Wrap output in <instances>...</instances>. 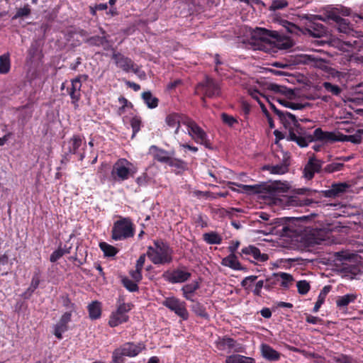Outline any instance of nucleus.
<instances>
[{
	"mask_svg": "<svg viewBox=\"0 0 363 363\" xmlns=\"http://www.w3.org/2000/svg\"><path fill=\"white\" fill-rule=\"evenodd\" d=\"M197 91H201L204 96L212 98L218 96L220 94V88L218 83L213 79L206 77L197 86Z\"/></svg>",
	"mask_w": 363,
	"mask_h": 363,
	"instance_id": "nucleus-12",
	"label": "nucleus"
},
{
	"mask_svg": "<svg viewBox=\"0 0 363 363\" xmlns=\"http://www.w3.org/2000/svg\"><path fill=\"white\" fill-rule=\"evenodd\" d=\"M298 291L300 294L305 295L310 290V284L306 280L298 281L296 284Z\"/></svg>",
	"mask_w": 363,
	"mask_h": 363,
	"instance_id": "nucleus-42",
	"label": "nucleus"
},
{
	"mask_svg": "<svg viewBox=\"0 0 363 363\" xmlns=\"http://www.w3.org/2000/svg\"><path fill=\"white\" fill-rule=\"evenodd\" d=\"M265 227H266V229L262 230L264 234L267 235V234H271V233H274V227L273 226L272 222L270 221L269 223H267L265 225Z\"/></svg>",
	"mask_w": 363,
	"mask_h": 363,
	"instance_id": "nucleus-60",
	"label": "nucleus"
},
{
	"mask_svg": "<svg viewBox=\"0 0 363 363\" xmlns=\"http://www.w3.org/2000/svg\"><path fill=\"white\" fill-rule=\"evenodd\" d=\"M330 291V286H325L323 288V289L320 291L318 300L315 303L314 308H313V312L316 313L319 311L320 306L322 304L325 302V298L328 295V294Z\"/></svg>",
	"mask_w": 363,
	"mask_h": 363,
	"instance_id": "nucleus-35",
	"label": "nucleus"
},
{
	"mask_svg": "<svg viewBox=\"0 0 363 363\" xmlns=\"http://www.w3.org/2000/svg\"><path fill=\"white\" fill-rule=\"evenodd\" d=\"M350 187L345 182L333 184L330 189L326 191V196L329 197L338 196L340 194L345 192Z\"/></svg>",
	"mask_w": 363,
	"mask_h": 363,
	"instance_id": "nucleus-21",
	"label": "nucleus"
},
{
	"mask_svg": "<svg viewBox=\"0 0 363 363\" xmlns=\"http://www.w3.org/2000/svg\"><path fill=\"white\" fill-rule=\"evenodd\" d=\"M240 187L246 194H261L262 197L270 198L272 202L276 203L280 194L287 192L290 185L286 182L275 181L270 184L242 185Z\"/></svg>",
	"mask_w": 363,
	"mask_h": 363,
	"instance_id": "nucleus-2",
	"label": "nucleus"
},
{
	"mask_svg": "<svg viewBox=\"0 0 363 363\" xmlns=\"http://www.w3.org/2000/svg\"><path fill=\"white\" fill-rule=\"evenodd\" d=\"M343 164L338 162H334L325 166V171L328 173L337 172L342 169Z\"/></svg>",
	"mask_w": 363,
	"mask_h": 363,
	"instance_id": "nucleus-46",
	"label": "nucleus"
},
{
	"mask_svg": "<svg viewBox=\"0 0 363 363\" xmlns=\"http://www.w3.org/2000/svg\"><path fill=\"white\" fill-rule=\"evenodd\" d=\"M145 348L143 343L126 342L113 352L112 363H124L125 357H135Z\"/></svg>",
	"mask_w": 363,
	"mask_h": 363,
	"instance_id": "nucleus-6",
	"label": "nucleus"
},
{
	"mask_svg": "<svg viewBox=\"0 0 363 363\" xmlns=\"http://www.w3.org/2000/svg\"><path fill=\"white\" fill-rule=\"evenodd\" d=\"M11 67L9 54H4L0 56V73L6 74L9 72Z\"/></svg>",
	"mask_w": 363,
	"mask_h": 363,
	"instance_id": "nucleus-36",
	"label": "nucleus"
},
{
	"mask_svg": "<svg viewBox=\"0 0 363 363\" xmlns=\"http://www.w3.org/2000/svg\"><path fill=\"white\" fill-rule=\"evenodd\" d=\"M82 145V139L79 135H74L67 143L69 152L76 154Z\"/></svg>",
	"mask_w": 363,
	"mask_h": 363,
	"instance_id": "nucleus-29",
	"label": "nucleus"
},
{
	"mask_svg": "<svg viewBox=\"0 0 363 363\" xmlns=\"http://www.w3.org/2000/svg\"><path fill=\"white\" fill-rule=\"evenodd\" d=\"M145 255H142L141 256H140V257L137 260L136 268L139 269H143V265L145 264Z\"/></svg>",
	"mask_w": 363,
	"mask_h": 363,
	"instance_id": "nucleus-61",
	"label": "nucleus"
},
{
	"mask_svg": "<svg viewBox=\"0 0 363 363\" xmlns=\"http://www.w3.org/2000/svg\"><path fill=\"white\" fill-rule=\"evenodd\" d=\"M136 168L126 159H119L113 165L111 177L116 182H122L133 177Z\"/></svg>",
	"mask_w": 363,
	"mask_h": 363,
	"instance_id": "nucleus-4",
	"label": "nucleus"
},
{
	"mask_svg": "<svg viewBox=\"0 0 363 363\" xmlns=\"http://www.w3.org/2000/svg\"><path fill=\"white\" fill-rule=\"evenodd\" d=\"M218 344L220 345V348L221 349H224L225 347L233 348L235 346V341L230 337H223L218 342Z\"/></svg>",
	"mask_w": 363,
	"mask_h": 363,
	"instance_id": "nucleus-50",
	"label": "nucleus"
},
{
	"mask_svg": "<svg viewBox=\"0 0 363 363\" xmlns=\"http://www.w3.org/2000/svg\"><path fill=\"white\" fill-rule=\"evenodd\" d=\"M264 169L268 170L271 174H284L289 171V164L283 162L276 165H268L265 166Z\"/></svg>",
	"mask_w": 363,
	"mask_h": 363,
	"instance_id": "nucleus-27",
	"label": "nucleus"
},
{
	"mask_svg": "<svg viewBox=\"0 0 363 363\" xmlns=\"http://www.w3.org/2000/svg\"><path fill=\"white\" fill-rule=\"evenodd\" d=\"M264 282L263 280H259L256 283L255 289H253L254 294L257 296L261 295L262 289L264 286Z\"/></svg>",
	"mask_w": 363,
	"mask_h": 363,
	"instance_id": "nucleus-57",
	"label": "nucleus"
},
{
	"mask_svg": "<svg viewBox=\"0 0 363 363\" xmlns=\"http://www.w3.org/2000/svg\"><path fill=\"white\" fill-rule=\"evenodd\" d=\"M183 125L187 128L189 135L196 143L203 145L208 149H212V144L207 133L191 118H185Z\"/></svg>",
	"mask_w": 363,
	"mask_h": 363,
	"instance_id": "nucleus-7",
	"label": "nucleus"
},
{
	"mask_svg": "<svg viewBox=\"0 0 363 363\" xmlns=\"http://www.w3.org/2000/svg\"><path fill=\"white\" fill-rule=\"evenodd\" d=\"M248 93L252 96V99H254L255 100H256L257 101V103L259 104L262 110L264 112L267 111V109H266V107L264 106L263 101L262 100V99H264L265 101H268L270 104V105H271L272 108L274 109V112L280 118L285 119V120H289L294 123V125H296L297 120L294 115H293L292 113H289V112L284 113V112H281V111L278 110L274 106V105L272 104L269 102L268 98L266 97V96H264V94H261L259 91H257V89H249Z\"/></svg>",
	"mask_w": 363,
	"mask_h": 363,
	"instance_id": "nucleus-9",
	"label": "nucleus"
},
{
	"mask_svg": "<svg viewBox=\"0 0 363 363\" xmlns=\"http://www.w3.org/2000/svg\"><path fill=\"white\" fill-rule=\"evenodd\" d=\"M193 302L194 303L191 306L192 311L198 316L203 318H208V315L206 311L205 307L199 302L194 301Z\"/></svg>",
	"mask_w": 363,
	"mask_h": 363,
	"instance_id": "nucleus-37",
	"label": "nucleus"
},
{
	"mask_svg": "<svg viewBox=\"0 0 363 363\" xmlns=\"http://www.w3.org/2000/svg\"><path fill=\"white\" fill-rule=\"evenodd\" d=\"M167 164L172 167H175L180 170H185L187 169L186 163L182 160L174 157V155H171L169 160H168Z\"/></svg>",
	"mask_w": 363,
	"mask_h": 363,
	"instance_id": "nucleus-38",
	"label": "nucleus"
},
{
	"mask_svg": "<svg viewBox=\"0 0 363 363\" xmlns=\"http://www.w3.org/2000/svg\"><path fill=\"white\" fill-rule=\"evenodd\" d=\"M226 363H255L253 358L240 354H233L228 356L225 360Z\"/></svg>",
	"mask_w": 363,
	"mask_h": 363,
	"instance_id": "nucleus-32",
	"label": "nucleus"
},
{
	"mask_svg": "<svg viewBox=\"0 0 363 363\" xmlns=\"http://www.w3.org/2000/svg\"><path fill=\"white\" fill-rule=\"evenodd\" d=\"M257 279V276H249L245 277L241 282V286L245 289H249L251 284Z\"/></svg>",
	"mask_w": 363,
	"mask_h": 363,
	"instance_id": "nucleus-52",
	"label": "nucleus"
},
{
	"mask_svg": "<svg viewBox=\"0 0 363 363\" xmlns=\"http://www.w3.org/2000/svg\"><path fill=\"white\" fill-rule=\"evenodd\" d=\"M357 296L356 294H347L342 296H338L336 300V305L338 308H344L350 303L354 302Z\"/></svg>",
	"mask_w": 363,
	"mask_h": 363,
	"instance_id": "nucleus-25",
	"label": "nucleus"
},
{
	"mask_svg": "<svg viewBox=\"0 0 363 363\" xmlns=\"http://www.w3.org/2000/svg\"><path fill=\"white\" fill-rule=\"evenodd\" d=\"M228 185H229V188L234 191L245 193V191H242V188L240 187V186H242V184H238L235 182H229Z\"/></svg>",
	"mask_w": 363,
	"mask_h": 363,
	"instance_id": "nucleus-59",
	"label": "nucleus"
},
{
	"mask_svg": "<svg viewBox=\"0 0 363 363\" xmlns=\"http://www.w3.org/2000/svg\"><path fill=\"white\" fill-rule=\"evenodd\" d=\"M259 217L260 218V220H259V223H262V222H265V221H269V215L267 213H264V212H261L259 213Z\"/></svg>",
	"mask_w": 363,
	"mask_h": 363,
	"instance_id": "nucleus-64",
	"label": "nucleus"
},
{
	"mask_svg": "<svg viewBox=\"0 0 363 363\" xmlns=\"http://www.w3.org/2000/svg\"><path fill=\"white\" fill-rule=\"evenodd\" d=\"M89 316L91 320H96L101 315V304L99 301H93L88 306Z\"/></svg>",
	"mask_w": 363,
	"mask_h": 363,
	"instance_id": "nucleus-24",
	"label": "nucleus"
},
{
	"mask_svg": "<svg viewBox=\"0 0 363 363\" xmlns=\"http://www.w3.org/2000/svg\"><path fill=\"white\" fill-rule=\"evenodd\" d=\"M222 264L236 270L241 269V265L238 260L237 257L234 254H230L228 257L223 258L222 260Z\"/></svg>",
	"mask_w": 363,
	"mask_h": 363,
	"instance_id": "nucleus-30",
	"label": "nucleus"
},
{
	"mask_svg": "<svg viewBox=\"0 0 363 363\" xmlns=\"http://www.w3.org/2000/svg\"><path fill=\"white\" fill-rule=\"evenodd\" d=\"M359 88H360V89L359 91V93L362 94V96H355L352 99V101L354 102H357L359 104H363V86H360Z\"/></svg>",
	"mask_w": 363,
	"mask_h": 363,
	"instance_id": "nucleus-62",
	"label": "nucleus"
},
{
	"mask_svg": "<svg viewBox=\"0 0 363 363\" xmlns=\"http://www.w3.org/2000/svg\"><path fill=\"white\" fill-rule=\"evenodd\" d=\"M306 320L307 323L316 325L321 322V319L318 317L313 316L311 315H306Z\"/></svg>",
	"mask_w": 363,
	"mask_h": 363,
	"instance_id": "nucleus-58",
	"label": "nucleus"
},
{
	"mask_svg": "<svg viewBox=\"0 0 363 363\" xmlns=\"http://www.w3.org/2000/svg\"><path fill=\"white\" fill-rule=\"evenodd\" d=\"M72 317V311L65 313L57 323L55 325L54 335L57 338L61 340L62 338V333L68 330L67 324L70 322Z\"/></svg>",
	"mask_w": 363,
	"mask_h": 363,
	"instance_id": "nucleus-15",
	"label": "nucleus"
},
{
	"mask_svg": "<svg viewBox=\"0 0 363 363\" xmlns=\"http://www.w3.org/2000/svg\"><path fill=\"white\" fill-rule=\"evenodd\" d=\"M277 282H280V285L284 288H289L294 281L293 277L285 272H278L273 274Z\"/></svg>",
	"mask_w": 363,
	"mask_h": 363,
	"instance_id": "nucleus-23",
	"label": "nucleus"
},
{
	"mask_svg": "<svg viewBox=\"0 0 363 363\" xmlns=\"http://www.w3.org/2000/svg\"><path fill=\"white\" fill-rule=\"evenodd\" d=\"M134 225L128 218H123L116 221L112 228V238L114 240H123L134 235Z\"/></svg>",
	"mask_w": 363,
	"mask_h": 363,
	"instance_id": "nucleus-8",
	"label": "nucleus"
},
{
	"mask_svg": "<svg viewBox=\"0 0 363 363\" xmlns=\"http://www.w3.org/2000/svg\"><path fill=\"white\" fill-rule=\"evenodd\" d=\"M274 43L281 50H286L294 46V41L288 37H279L276 38Z\"/></svg>",
	"mask_w": 363,
	"mask_h": 363,
	"instance_id": "nucleus-31",
	"label": "nucleus"
},
{
	"mask_svg": "<svg viewBox=\"0 0 363 363\" xmlns=\"http://www.w3.org/2000/svg\"><path fill=\"white\" fill-rule=\"evenodd\" d=\"M334 362L336 363H352V359L350 357L345 354H340L333 357Z\"/></svg>",
	"mask_w": 363,
	"mask_h": 363,
	"instance_id": "nucleus-54",
	"label": "nucleus"
},
{
	"mask_svg": "<svg viewBox=\"0 0 363 363\" xmlns=\"http://www.w3.org/2000/svg\"><path fill=\"white\" fill-rule=\"evenodd\" d=\"M261 351L263 357L269 361H277L280 357L279 353L267 345H262Z\"/></svg>",
	"mask_w": 363,
	"mask_h": 363,
	"instance_id": "nucleus-22",
	"label": "nucleus"
},
{
	"mask_svg": "<svg viewBox=\"0 0 363 363\" xmlns=\"http://www.w3.org/2000/svg\"><path fill=\"white\" fill-rule=\"evenodd\" d=\"M40 281L39 273H35L32 277L31 283L28 291L32 294L39 286Z\"/></svg>",
	"mask_w": 363,
	"mask_h": 363,
	"instance_id": "nucleus-48",
	"label": "nucleus"
},
{
	"mask_svg": "<svg viewBox=\"0 0 363 363\" xmlns=\"http://www.w3.org/2000/svg\"><path fill=\"white\" fill-rule=\"evenodd\" d=\"M323 86L327 91L330 92L335 96L339 95L341 92V89L338 86L334 85L330 82H324L323 84Z\"/></svg>",
	"mask_w": 363,
	"mask_h": 363,
	"instance_id": "nucleus-44",
	"label": "nucleus"
},
{
	"mask_svg": "<svg viewBox=\"0 0 363 363\" xmlns=\"http://www.w3.org/2000/svg\"><path fill=\"white\" fill-rule=\"evenodd\" d=\"M65 252H66L61 248L56 250L50 255V262H55L57 261L65 254Z\"/></svg>",
	"mask_w": 363,
	"mask_h": 363,
	"instance_id": "nucleus-53",
	"label": "nucleus"
},
{
	"mask_svg": "<svg viewBox=\"0 0 363 363\" xmlns=\"http://www.w3.org/2000/svg\"><path fill=\"white\" fill-rule=\"evenodd\" d=\"M141 271L142 269L136 268L135 270L130 272V276L135 281L139 282L142 279Z\"/></svg>",
	"mask_w": 363,
	"mask_h": 363,
	"instance_id": "nucleus-56",
	"label": "nucleus"
},
{
	"mask_svg": "<svg viewBox=\"0 0 363 363\" xmlns=\"http://www.w3.org/2000/svg\"><path fill=\"white\" fill-rule=\"evenodd\" d=\"M162 277L172 284L182 283L191 277V273L180 269L173 271H166L163 273Z\"/></svg>",
	"mask_w": 363,
	"mask_h": 363,
	"instance_id": "nucleus-14",
	"label": "nucleus"
},
{
	"mask_svg": "<svg viewBox=\"0 0 363 363\" xmlns=\"http://www.w3.org/2000/svg\"><path fill=\"white\" fill-rule=\"evenodd\" d=\"M133 305L130 303L119 302L117 308L110 315L108 325L116 327L128 320V313L132 309Z\"/></svg>",
	"mask_w": 363,
	"mask_h": 363,
	"instance_id": "nucleus-10",
	"label": "nucleus"
},
{
	"mask_svg": "<svg viewBox=\"0 0 363 363\" xmlns=\"http://www.w3.org/2000/svg\"><path fill=\"white\" fill-rule=\"evenodd\" d=\"M112 59L114 60L116 65L121 69H122L123 71L128 72H133L135 73L138 72V67L135 65L133 61L130 59L129 57H127L124 56L123 55L118 52V53H113L112 55Z\"/></svg>",
	"mask_w": 363,
	"mask_h": 363,
	"instance_id": "nucleus-13",
	"label": "nucleus"
},
{
	"mask_svg": "<svg viewBox=\"0 0 363 363\" xmlns=\"http://www.w3.org/2000/svg\"><path fill=\"white\" fill-rule=\"evenodd\" d=\"M288 6V2L286 0H273L269 6L271 11H276L282 9Z\"/></svg>",
	"mask_w": 363,
	"mask_h": 363,
	"instance_id": "nucleus-45",
	"label": "nucleus"
},
{
	"mask_svg": "<svg viewBox=\"0 0 363 363\" xmlns=\"http://www.w3.org/2000/svg\"><path fill=\"white\" fill-rule=\"evenodd\" d=\"M30 13V9L28 5L24 6L17 10L15 18L27 16Z\"/></svg>",
	"mask_w": 363,
	"mask_h": 363,
	"instance_id": "nucleus-55",
	"label": "nucleus"
},
{
	"mask_svg": "<svg viewBox=\"0 0 363 363\" xmlns=\"http://www.w3.org/2000/svg\"><path fill=\"white\" fill-rule=\"evenodd\" d=\"M203 238L206 242L210 245H218L222 242V237L216 232L204 233Z\"/></svg>",
	"mask_w": 363,
	"mask_h": 363,
	"instance_id": "nucleus-34",
	"label": "nucleus"
},
{
	"mask_svg": "<svg viewBox=\"0 0 363 363\" xmlns=\"http://www.w3.org/2000/svg\"><path fill=\"white\" fill-rule=\"evenodd\" d=\"M325 231L323 230H315L313 231V235L315 236L314 242L315 244H320L322 241L325 240Z\"/></svg>",
	"mask_w": 363,
	"mask_h": 363,
	"instance_id": "nucleus-49",
	"label": "nucleus"
},
{
	"mask_svg": "<svg viewBox=\"0 0 363 363\" xmlns=\"http://www.w3.org/2000/svg\"><path fill=\"white\" fill-rule=\"evenodd\" d=\"M142 98L149 108H155L158 106V99L153 96L150 91L143 92L142 94Z\"/></svg>",
	"mask_w": 363,
	"mask_h": 363,
	"instance_id": "nucleus-33",
	"label": "nucleus"
},
{
	"mask_svg": "<svg viewBox=\"0 0 363 363\" xmlns=\"http://www.w3.org/2000/svg\"><path fill=\"white\" fill-rule=\"evenodd\" d=\"M326 16L328 19L336 22L337 23H341L344 21V19L340 16L339 9L337 8H333L328 10L326 13Z\"/></svg>",
	"mask_w": 363,
	"mask_h": 363,
	"instance_id": "nucleus-39",
	"label": "nucleus"
},
{
	"mask_svg": "<svg viewBox=\"0 0 363 363\" xmlns=\"http://www.w3.org/2000/svg\"><path fill=\"white\" fill-rule=\"evenodd\" d=\"M281 25L290 33L298 35L301 32L300 28L296 25L289 21H283Z\"/></svg>",
	"mask_w": 363,
	"mask_h": 363,
	"instance_id": "nucleus-41",
	"label": "nucleus"
},
{
	"mask_svg": "<svg viewBox=\"0 0 363 363\" xmlns=\"http://www.w3.org/2000/svg\"><path fill=\"white\" fill-rule=\"evenodd\" d=\"M338 9H339V15L341 14L342 16H350L351 13L350 9H349V8L341 6Z\"/></svg>",
	"mask_w": 363,
	"mask_h": 363,
	"instance_id": "nucleus-63",
	"label": "nucleus"
},
{
	"mask_svg": "<svg viewBox=\"0 0 363 363\" xmlns=\"http://www.w3.org/2000/svg\"><path fill=\"white\" fill-rule=\"evenodd\" d=\"M322 167V162L315 158H310L304 167L303 175L307 179H311L315 173L319 172Z\"/></svg>",
	"mask_w": 363,
	"mask_h": 363,
	"instance_id": "nucleus-16",
	"label": "nucleus"
},
{
	"mask_svg": "<svg viewBox=\"0 0 363 363\" xmlns=\"http://www.w3.org/2000/svg\"><path fill=\"white\" fill-rule=\"evenodd\" d=\"M147 255L155 264H169L172 261V250L164 242L155 241L148 247Z\"/></svg>",
	"mask_w": 363,
	"mask_h": 363,
	"instance_id": "nucleus-3",
	"label": "nucleus"
},
{
	"mask_svg": "<svg viewBox=\"0 0 363 363\" xmlns=\"http://www.w3.org/2000/svg\"><path fill=\"white\" fill-rule=\"evenodd\" d=\"M221 118L223 123L230 127H235V125L238 124V121L235 118L226 113H223L221 115Z\"/></svg>",
	"mask_w": 363,
	"mask_h": 363,
	"instance_id": "nucleus-47",
	"label": "nucleus"
},
{
	"mask_svg": "<svg viewBox=\"0 0 363 363\" xmlns=\"http://www.w3.org/2000/svg\"><path fill=\"white\" fill-rule=\"evenodd\" d=\"M150 154L157 162L167 164L171 155H174V152H168L155 145H152L150 147Z\"/></svg>",
	"mask_w": 363,
	"mask_h": 363,
	"instance_id": "nucleus-17",
	"label": "nucleus"
},
{
	"mask_svg": "<svg viewBox=\"0 0 363 363\" xmlns=\"http://www.w3.org/2000/svg\"><path fill=\"white\" fill-rule=\"evenodd\" d=\"M241 255H251L256 261L264 262L268 260L269 256L265 253H261L260 250L252 245H249L242 249Z\"/></svg>",
	"mask_w": 363,
	"mask_h": 363,
	"instance_id": "nucleus-19",
	"label": "nucleus"
},
{
	"mask_svg": "<svg viewBox=\"0 0 363 363\" xmlns=\"http://www.w3.org/2000/svg\"><path fill=\"white\" fill-rule=\"evenodd\" d=\"M360 130H359V133H360ZM359 134L360 135H344L340 133L323 131L321 128H318L314 130L313 135L305 133H296L294 131H290L289 139L296 142L301 147L308 146L309 143L314 140H319L323 143L347 140L358 144L361 143V137L363 136L361 133Z\"/></svg>",
	"mask_w": 363,
	"mask_h": 363,
	"instance_id": "nucleus-1",
	"label": "nucleus"
},
{
	"mask_svg": "<svg viewBox=\"0 0 363 363\" xmlns=\"http://www.w3.org/2000/svg\"><path fill=\"white\" fill-rule=\"evenodd\" d=\"M122 282L123 286L130 291L133 292L138 290L137 282L134 280L132 281L128 278H123L122 279Z\"/></svg>",
	"mask_w": 363,
	"mask_h": 363,
	"instance_id": "nucleus-43",
	"label": "nucleus"
},
{
	"mask_svg": "<svg viewBox=\"0 0 363 363\" xmlns=\"http://www.w3.org/2000/svg\"><path fill=\"white\" fill-rule=\"evenodd\" d=\"M99 247L105 256L113 257L117 253L116 248L106 242H101Z\"/></svg>",
	"mask_w": 363,
	"mask_h": 363,
	"instance_id": "nucleus-40",
	"label": "nucleus"
},
{
	"mask_svg": "<svg viewBox=\"0 0 363 363\" xmlns=\"http://www.w3.org/2000/svg\"><path fill=\"white\" fill-rule=\"evenodd\" d=\"M141 120L138 117H133L130 121V125L133 128V136L135 135L140 129Z\"/></svg>",
	"mask_w": 363,
	"mask_h": 363,
	"instance_id": "nucleus-51",
	"label": "nucleus"
},
{
	"mask_svg": "<svg viewBox=\"0 0 363 363\" xmlns=\"http://www.w3.org/2000/svg\"><path fill=\"white\" fill-rule=\"evenodd\" d=\"M162 305L166 306L170 311L174 312L178 316L183 320H187L189 318V313L186 308V303L180 301L179 298L171 296L166 298L162 301Z\"/></svg>",
	"mask_w": 363,
	"mask_h": 363,
	"instance_id": "nucleus-11",
	"label": "nucleus"
},
{
	"mask_svg": "<svg viewBox=\"0 0 363 363\" xmlns=\"http://www.w3.org/2000/svg\"><path fill=\"white\" fill-rule=\"evenodd\" d=\"M267 89L274 93L281 94L282 95V97H277V101L284 106L294 110H299L304 108L303 104L294 103L291 101L296 96L292 89L276 84H269Z\"/></svg>",
	"mask_w": 363,
	"mask_h": 363,
	"instance_id": "nucleus-5",
	"label": "nucleus"
},
{
	"mask_svg": "<svg viewBox=\"0 0 363 363\" xmlns=\"http://www.w3.org/2000/svg\"><path fill=\"white\" fill-rule=\"evenodd\" d=\"M252 37L255 38V40L260 42H268L269 41L271 35L269 30L264 28H257L252 33Z\"/></svg>",
	"mask_w": 363,
	"mask_h": 363,
	"instance_id": "nucleus-28",
	"label": "nucleus"
},
{
	"mask_svg": "<svg viewBox=\"0 0 363 363\" xmlns=\"http://www.w3.org/2000/svg\"><path fill=\"white\" fill-rule=\"evenodd\" d=\"M82 83L79 78H76L72 81V86L69 88V94L72 99V103H76L79 101L81 96L80 91Z\"/></svg>",
	"mask_w": 363,
	"mask_h": 363,
	"instance_id": "nucleus-20",
	"label": "nucleus"
},
{
	"mask_svg": "<svg viewBox=\"0 0 363 363\" xmlns=\"http://www.w3.org/2000/svg\"><path fill=\"white\" fill-rule=\"evenodd\" d=\"M185 118H189V117L172 113L166 116L165 123L168 127L175 128L174 133L178 134L180 125L183 124V121Z\"/></svg>",
	"mask_w": 363,
	"mask_h": 363,
	"instance_id": "nucleus-18",
	"label": "nucleus"
},
{
	"mask_svg": "<svg viewBox=\"0 0 363 363\" xmlns=\"http://www.w3.org/2000/svg\"><path fill=\"white\" fill-rule=\"evenodd\" d=\"M199 288L198 282H193L189 284H186L182 289L184 297L189 301H194L192 297L194 292Z\"/></svg>",
	"mask_w": 363,
	"mask_h": 363,
	"instance_id": "nucleus-26",
	"label": "nucleus"
}]
</instances>
